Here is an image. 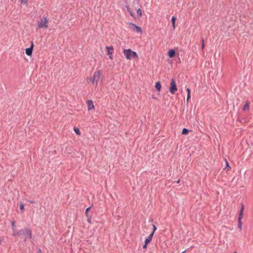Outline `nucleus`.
I'll return each mask as SVG.
<instances>
[{"instance_id": "1", "label": "nucleus", "mask_w": 253, "mask_h": 253, "mask_svg": "<svg viewBox=\"0 0 253 253\" xmlns=\"http://www.w3.org/2000/svg\"><path fill=\"white\" fill-rule=\"evenodd\" d=\"M123 53L126 58L128 60H131L133 58H138L136 52L132 51L130 49H124Z\"/></svg>"}, {"instance_id": "2", "label": "nucleus", "mask_w": 253, "mask_h": 253, "mask_svg": "<svg viewBox=\"0 0 253 253\" xmlns=\"http://www.w3.org/2000/svg\"><path fill=\"white\" fill-rule=\"evenodd\" d=\"M19 233L20 236L21 235H24V241L30 239L32 238V231L29 228H26L25 229H21L19 231Z\"/></svg>"}, {"instance_id": "3", "label": "nucleus", "mask_w": 253, "mask_h": 253, "mask_svg": "<svg viewBox=\"0 0 253 253\" xmlns=\"http://www.w3.org/2000/svg\"><path fill=\"white\" fill-rule=\"evenodd\" d=\"M48 19L46 17H43L42 19L38 21L37 26L38 28H48Z\"/></svg>"}, {"instance_id": "4", "label": "nucleus", "mask_w": 253, "mask_h": 253, "mask_svg": "<svg viewBox=\"0 0 253 253\" xmlns=\"http://www.w3.org/2000/svg\"><path fill=\"white\" fill-rule=\"evenodd\" d=\"M177 88L176 87V85L175 84V81L174 79H172L170 83V86L169 88V91L172 94H174L175 92L177 91Z\"/></svg>"}, {"instance_id": "5", "label": "nucleus", "mask_w": 253, "mask_h": 253, "mask_svg": "<svg viewBox=\"0 0 253 253\" xmlns=\"http://www.w3.org/2000/svg\"><path fill=\"white\" fill-rule=\"evenodd\" d=\"M129 26L130 29L133 31H136L137 33H142V31L139 26H138L132 23H129Z\"/></svg>"}, {"instance_id": "6", "label": "nucleus", "mask_w": 253, "mask_h": 253, "mask_svg": "<svg viewBox=\"0 0 253 253\" xmlns=\"http://www.w3.org/2000/svg\"><path fill=\"white\" fill-rule=\"evenodd\" d=\"M93 80L96 81V84H98L101 78V73L100 71H95L93 74Z\"/></svg>"}, {"instance_id": "7", "label": "nucleus", "mask_w": 253, "mask_h": 253, "mask_svg": "<svg viewBox=\"0 0 253 253\" xmlns=\"http://www.w3.org/2000/svg\"><path fill=\"white\" fill-rule=\"evenodd\" d=\"M33 47H34V44L33 42H32L30 47L26 48L25 50V53L27 55H28V56L32 55Z\"/></svg>"}, {"instance_id": "8", "label": "nucleus", "mask_w": 253, "mask_h": 253, "mask_svg": "<svg viewBox=\"0 0 253 253\" xmlns=\"http://www.w3.org/2000/svg\"><path fill=\"white\" fill-rule=\"evenodd\" d=\"M87 108H88V110H91V109L94 108V106L93 101L91 100H89L87 101Z\"/></svg>"}, {"instance_id": "9", "label": "nucleus", "mask_w": 253, "mask_h": 253, "mask_svg": "<svg viewBox=\"0 0 253 253\" xmlns=\"http://www.w3.org/2000/svg\"><path fill=\"white\" fill-rule=\"evenodd\" d=\"M106 49H107V54L108 55H110L109 56V58L110 59H112V52H111V50H112L113 49V46H106Z\"/></svg>"}, {"instance_id": "10", "label": "nucleus", "mask_w": 253, "mask_h": 253, "mask_svg": "<svg viewBox=\"0 0 253 253\" xmlns=\"http://www.w3.org/2000/svg\"><path fill=\"white\" fill-rule=\"evenodd\" d=\"M242 218H243V216H239L238 219V227L240 230H241L242 229Z\"/></svg>"}, {"instance_id": "11", "label": "nucleus", "mask_w": 253, "mask_h": 253, "mask_svg": "<svg viewBox=\"0 0 253 253\" xmlns=\"http://www.w3.org/2000/svg\"><path fill=\"white\" fill-rule=\"evenodd\" d=\"M175 54V51L174 49H170L168 51V56L170 58H172L174 56Z\"/></svg>"}, {"instance_id": "12", "label": "nucleus", "mask_w": 253, "mask_h": 253, "mask_svg": "<svg viewBox=\"0 0 253 253\" xmlns=\"http://www.w3.org/2000/svg\"><path fill=\"white\" fill-rule=\"evenodd\" d=\"M154 235H153V233H151L149 235V236L145 239V241L146 242V243H148V244L150 242V241H151Z\"/></svg>"}, {"instance_id": "13", "label": "nucleus", "mask_w": 253, "mask_h": 253, "mask_svg": "<svg viewBox=\"0 0 253 253\" xmlns=\"http://www.w3.org/2000/svg\"><path fill=\"white\" fill-rule=\"evenodd\" d=\"M249 109H250V102L248 101H247L245 105L244 106L243 109L244 111H246L249 110Z\"/></svg>"}, {"instance_id": "14", "label": "nucleus", "mask_w": 253, "mask_h": 253, "mask_svg": "<svg viewBox=\"0 0 253 253\" xmlns=\"http://www.w3.org/2000/svg\"><path fill=\"white\" fill-rule=\"evenodd\" d=\"M245 209V206L243 203H241V208L240 210V211L239 214L240 216H243V211Z\"/></svg>"}, {"instance_id": "15", "label": "nucleus", "mask_w": 253, "mask_h": 253, "mask_svg": "<svg viewBox=\"0 0 253 253\" xmlns=\"http://www.w3.org/2000/svg\"><path fill=\"white\" fill-rule=\"evenodd\" d=\"M126 8L127 9V12L129 13V14L133 17H134V14L130 10V8L128 6H126Z\"/></svg>"}, {"instance_id": "16", "label": "nucleus", "mask_w": 253, "mask_h": 253, "mask_svg": "<svg viewBox=\"0 0 253 253\" xmlns=\"http://www.w3.org/2000/svg\"><path fill=\"white\" fill-rule=\"evenodd\" d=\"M161 85L160 83L159 82H157L155 84V88H156V89L159 91L161 89Z\"/></svg>"}, {"instance_id": "17", "label": "nucleus", "mask_w": 253, "mask_h": 253, "mask_svg": "<svg viewBox=\"0 0 253 253\" xmlns=\"http://www.w3.org/2000/svg\"><path fill=\"white\" fill-rule=\"evenodd\" d=\"M13 231V234H12V236H16V235H18L19 236H20V233H19V231H17L15 229H14V230H12Z\"/></svg>"}, {"instance_id": "18", "label": "nucleus", "mask_w": 253, "mask_h": 253, "mask_svg": "<svg viewBox=\"0 0 253 253\" xmlns=\"http://www.w3.org/2000/svg\"><path fill=\"white\" fill-rule=\"evenodd\" d=\"M176 19V17L175 16H172L171 18V22L172 24V27H173V29L175 28V22Z\"/></svg>"}, {"instance_id": "19", "label": "nucleus", "mask_w": 253, "mask_h": 253, "mask_svg": "<svg viewBox=\"0 0 253 253\" xmlns=\"http://www.w3.org/2000/svg\"><path fill=\"white\" fill-rule=\"evenodd\" d=\"M189 131V130L185 128H184L183 129H182V134H184V135H186L188 134V132Z\"/></svg>"}, {"instance_id": "20", "label": "nucleus", "mask_w": 253, "mask_h": 253, "mask_svg": "<svg viewBox=\"0 0 253 253\" xmlns=\"http://www.w3.org/2000/svg\"><path fill=\"white\" fill-rule=\"evenodd\" d=\"M91 208V207H88L86 210H85V215L86 217H88V215H89L88 214V211H89L90 209Z\"/></svg>"}, {"instance_id": "21", "label": "nucleus", "mask_w": 253, "mask_h": 253, "mask_svg": "<svg viewBox=\"0 0 253 253\" xmlns=\"http://www.w3.org/2000/svg\"><path fill=\"white\" fill-rule=\"evenodd\" d=\"M87 80L90 81L92 84H94L95 83L96 84V81L93 80V77L87 78Z\"/></svg>"}, {"instance_id": "22", "label": "nucleus", "mask_w": 253, "mask_h": 253, "mask_svg": "<svg viewBox=\"0 0 253 253\" xmlns=\"http://www.w3.org/2000/svg\"><path fill=\"white\" fill-rule=\"evenodd\" d=\"M136 13L139 17H141L142 16V12L140 9H138L136 11Z\"/></svg>"}, {"instance_id": "23", "label": "nucleus", "mask_w": 253, "mask_h": 253, "mask_svg": "<svg viewBox=\"0 0 253 253\" xmlns=\"http://www.w3.org/2000/svg\"><path fill=\"white\" fill-rule=\"evenodd\" d=\"M75 133L78 135H80V131L79 128H74Z\"/></svg>"}, {"instance_id": "24", "label": "nucleus", "mask_w": 253, "mask_h": 253, "mask_svg": "<svg viewBox=\"0 0 253 253\" xmlns=\"http://www.w3.org/2000/svg\"><path fill=\"white\" fill-rule=\"evenodd\" d=\"M24 209V204L23 203H20V209L22 211Z\"/></svg>"}, {"instance_id": "25", "label": "nucleus", "mask_w": 253, "mask_h": 253, "mask_svg": "<svg viewBox=\"0 0 253 253\" xmlns=\"http://www.w3.org/2000/svg\"><path fill=\"white\" fill-rule=\"evenodd\" d=\"M87 217V221L89 223H91V216H89L88 215V217Z\"/></svg>"}, {"instance_id": "26", "label": "nucleus", "mask_w": 253, "mask_h": 253, "mask_svg": "<svg viewBox=\"0 0 253 253\" xmlns=\"http://www.w3.org/2000/svg\"><path fill=\"white\" fill-rule=\"evenodd\" d=\"M11 227H12V230H14L15 229V221H12L11 222Z\"/></svg>"}, {"instance_id": "27", "label": "nucleus", "mask_w": 253, "mask_h": 253, "mask_svg": "<svg viewBox=\"0 0 253 253\" xmlns=\"http://www.w3.org/2000/svg\"><path fill=\"white\" fill-rule=\"evenodd\" d=\"M153 231L152 233H153V234H154L155 231L157 230V227H156V226L154 224L153 225Z\"/></svg>"}, {"instance_id": "28", "label": "nucleus", "mask_w": 253, "mask_h": 253, "mask_svg": "<svg viewBox=\"0 0 253 253\" xmlns=\"http://www.w3.org/2000/svg\"><path fill=\"white\" fill-rule=\"evenodd\" d=\"M28 0H21L20 2L23 4H26L27 3Z\"/></svg>"}, {"instance_id": "29", "label": "nucleus", "mask_w": 253, "mask_h": 253, "mask_svg": "<svg viewBox=\"0 0 253 253\" xmlns=\"http://www.w3.org/2000/svg\"><path fill=\"white\" fill-rule=\"evenodd\" d=\"M148 244V243H146V242L145 241L144 244V245H143V248H144V249L146 248H147V246Z\"/></svg>"}, {"instance_id": "30", "label": "nucleus", "mask_w": 253, "mask_h": 253, "mask_svg": "<svg viewBox=\"0 0 253 253\" xmlns=\"http://www.w3.org/2000/svg\"><path fill=\"white\" fill-rule=\"evenodd\" d=\"M191 98V95H190V94H187V101L188 102L189 99H190Z\"/></svg>"}, {"instance_id": "31", "label": "nucleus", "mask_w": 253, "mask_h": 253, "mask_svg": "<svg viewBox=\"0 0 253 253\" xmlns=\"http://www.w3.org/2000/svg\"><path fill=\"white\" fill-rule=\"evenodd\" d=\"M204 46H205V45H204V39H202V49H204Z\"/></svg>"}, {"instance_id": "32", "label": "nucleus", "mask_w": 253, "mask_h": 253, "mask_svg": "<svg viewBox=\"0 0 253 253\" xmlns=\"http://www.w3.org/2000/svg\"><path fill=\"white\" fill-rule=\"evenodd\" d=\"M186 91H187V94H190V89L189 87L186 88Z\"/></svg>"}, {"instance_id": "33", "label": "nucleus", "mask_w": 253, "mask_h": 253, "mask_svg": "<svg viewBox=\"0 0 253 253\" xmlns=\"http://www.w3.org/2000/svg\"><path fill=\"white\" fill-rule=\"evenodd\" d=\"M38 253H41V250L40 249H39L38 250Z\"/></svg>"}, {"instance_id": "34", "label": "nucleus", "mask_w": 253, "mask_h": 253, "mask_svg": "<svg viewBox=\"0 0 253 253\" xmlns=\"http://www.w3.org/2000/svg\"><path fill=\"white\" fill-rule=\"evenodd\" d=\"M2 241V239H1L0 237V245H1V242Z\"/></svg>"}, {"instance_id": "35", "label": "nucleus", "mask_w": 253, "mask_h": 253, "mask_svg": "<svg viewBox=\"0 0 253 253\" xmlns=\"http://www.w3.org/2000/svg\"><path fill=\"white\" fill-rule=\"evenodd\" d=\"M29 202L31 203H34L35 202L33 201H29Z\"/></svg>"}, {"instance_id": "36", "label": "nucleus", "mask_w": 253, "mask_h": 253, "mask_svg": "<svg viewBox=\"0 0 253 253\" xmlns=\"http://www.w3.org/2000/svg\"><path fill=\"white\" fill-rule=\"evenodd\" d=\"M226 166L229 167V164L227 162H226Z\"/></svg>"}, {"instance_id": "37", "label": "nucleus", "mask_w": 253, "mask_h": 253, "mask_svg": "<svg viewBox=\"0 0 253 253\" xmlns=\"http://www.w3.org/2000/svg\"><path fill=\"white\" fill-rule=\"evenodd\" d=\"M179 181H180V180H177V183H179Z\"/></svg>"}, {"instance_id": "38", "label": "nucleus", "mask_w": 253, "mask_h": 253, "mask_svg": "<svg viewBox=\"0 0 253 253\" xmlns=\"http://www.w3.org/2000/svg\"><path fill=\"white\" fill-rule=\"evenodd\" d=\"M185 251L182 252L181 253H185Z\"/></svg>"}, {"instance_id": "39", "label": "nucleus", "mask_w": 253, "mask_h": 253, "mask_svg": "<svg viewBox=\"0 0 253 253\" xmlns=\"http://www.w3.org/2000/svg\"><path fill=\"white\" fill-rule=\"evenodd\" d=\"M236 253V252H234V253Z\"/></svg>"}]
</instances>
